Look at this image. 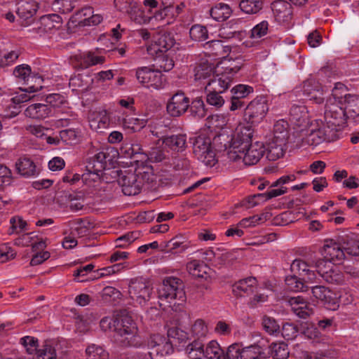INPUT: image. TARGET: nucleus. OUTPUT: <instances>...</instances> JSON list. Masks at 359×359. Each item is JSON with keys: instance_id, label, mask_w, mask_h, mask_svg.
Returning <instances> with one entry per match:
<instances>
[{"instance_id": "1", "label": "nucleus", "mask_w": 359, "mask_h": 359, "mask_svg": "<svg viewBox=\"0 0 359 359\" xmlns=\"http://www.w3.org/2000/svg\"><path fill=\"white\" fill-rule=\"evenodd\" d=\"M156 178L151 166L142 165L134 170H121L118 183L122 187V191L125 195L134 196L138 194L144 187H152Z\"/></svg>"}, {"instance_id": "2", "label": "nucleus", "mask_w": 359, "mask_h": 359, "mask_svg": "<svg viewBox=\"0 0 359 359\" xmlns=\"http://www.w3.org/2000/svg\"><path fill=\"white\" fill-rule=\"evenodd\" d=\"M346 93V86L337 83L332 90L331 95L326 99L324 110V120L331 127L341 130L346 123L345 109L342 100Z\"/></svg>"}, {"instance_id": "3", "label": "nucleus", "mask_w": 359, "mask_h": 359, "mask_svg": "<svg viewBox=\"0 0 359 359\" xmlns=\"http://www.w3.org/2000/svg\"><path fill=\"white\" fill-rule=\"evenodd\" d=\"M339 131L335 127H331L330 124H327L325 120H313L300 130L302 145L316 146L325 141H334L339 138Z\"/></svg>"}, {"instance_id": "4", "label": "nucleus", "mask_w": 359, "mask_h": 359, "mask_svg": "<svg viewBox=\"0 0 359 359\" xmlns=\"http://www.w3.org/2000/svg\"><path fill=\"white\" fill-rule=\"evenodd\" d=\"M240 69V66L233 65L226 60L217 63L212 78L203 83V85H205V90L224 92L229 88L235 74Z\"/></svg>"}, {"instance_id": "5", "label": "nucleus", "mask_w": 359, "mask_h": 359, "mask_svg": "<svg viewBox=\"0 0 359 359\" xmlns=\"http://www.w3.org/2000/svg\"><path fill=\"white\" fill-rule=\"evenodd\" d=\"M254 134L252 124H239L229 142V145L224 144L225 152L227 158L232 162H237L240 156L251 143Z\"/></svg>"}, {"instance_id": "6", "label": "nucleus", "mask_w": 359, "mask_h": 359, "mask_svg": "<svg viewBox=\"0 0 359 359\" xmlns=\"http://www.w3.org/2000/svg\"><path fill=\"white\" fill-rule=\"evenodd\" d=\"M158 299L167 302L172 310H180V306L186 301L182 281L173 276L164 278L158 289Z\"/></svg>"}, {"instance_id": "7", "label": "nucleus", "mask_w": 359, "mask_h": 359, "mask_svg": "<svg viewBox=\"0 0 359 359\" xmlns=\"http://www.w3.org/2000/svg\"><path fill=\"white\" fill-rule=\"evenodd\" d=\"M113 337L115 342L122 346L138 347L142 344L135 323L127 316L119 318Z\"/></svg>"}, {"instance_id": "8", "label": "nucleus", "mask_w": 359, "mask_h": 359, "mask_svg": "<svg viewBox=\"0 0 359 359\" xmlns=\"http://www.w3.org/2000/svg\"><path fill=\"white\" fill-rule=\"evenodd\" d=\"M139 84L146 88L161 89L165 84L162 72L153 66L138 67L131 71Z\"/></svg>"}, {"instance_id": "9", "label": "nucleus", "mask_w": 359, "mask_h": 359, "mask_svg": "<svg viewBox=\"0 0 359 359\" xmlns=\"http://www.w3.org/2000/svg\"><path fill=\"white\" fill-rule=\"evenodd\" d=\"M153 287L150 281L139 277L130 279L128 284V295L131 300L141 306H145L150 300Z\"/></svg>"}, {"instance_id": "10", "label": "nucleus", "mask_w": 359, "mask_h": 359, "mask_svg": "<svg viewBox=\"0 0 359 359\" xmlns=\"http://www.w3.org/2000/svg\"><path fill=\"white\" fill-rule=\"evenodd\" d=\"M269 111L267 100L263 96L255 97L245 107L243 120L248 123H259Z\"/></svg>"}, {"instance_id": "11", "label": "nucleus", "mask_w": 359, "mask_h": 359, "mask_svg": "<svg viewBox=\"0 0 359 359\" xmlns=\"http://www.w3.org/2000/svg\"><path fill=\"white\" fill-rule=\"evenodd\" d=\"M194 154L196 158L206 165L212 166L216 163L215 154L211 147L210 137L199 135L194 142Z\"/></svg>"}, {"instance_id": "12", "label": "nucleus", "mask_w": 359, "mask_h": 359, "mask_svg": "<svg viewBox=\"0 0 359 359\" xmlns=\"http://www.w3.org/2000/svg\"><path fill=\"white\" fill-rule=\"evenodd\" d=\"M151 351L149 355L151 359H163L173 352V345L168 338L159 334L151 337L149 341Z\"/></svg>"}, {"instance_id": "13", "label": "nucleus", "mask_w": 359, "mask_h": 359, "mask_svg": "<svg viewBox=\"0 0 359 359\" xmlns=\"http://www.w3.org/2000/svg\"><path fill=\"white\" fill-rule=\"evenodd\" d=\"M13 75L19 82L29 84L30 81H34L35 84L29 86L30 92H36L42 88L43 79L38 74L32 73L31 67L29 65L22 64L18 65L13 70Z\"/></svg>"}, {"instance_id": "14", "label": "nucleus", "mask_w": 359, "mask_h": 359, "mask_svg": "<svg viewBox=\"0 0 359 359\" xmlns=\"http://www.w3.org/2000/svg\"><path fill=\"white\" fill-rule=\"evenodd\" d=\"M265 153V147L262 142H255L249 144L237 161L242 162L247 165H252L257 163Z\"/></svg>"}, {"instance_id": "15", "label": "nucleus", "mask_w": 359, "mask_h": 359, "mask_svg": "<svg viewBox=\"0 0 359 359\" xmlns=\"http://www.w3.org/2000/svg\"><path fill=\"white\" fill-rule=\"evenodd\" d=\"M189 107V99L182 93L175 94L167 104V111L173 117L184 114Z\"/></svg>"}, {"instance_id": "16", "label": "nucleus", "mask_w": 359, "mask_h": 359, "mask_svg": "<svg viewBox=\"0 0 359 359\" xmlns=\"http://www.w3.org/2000/svg\"><path fill=\"white\" fill-rule=\"evenodd\" d=\"M105 62V57L95 55L93 52L79 53L72 57V62L79 69H83L89 67Z\"/></svg>"}, {"instance_id": "17", "label": "nucleus", "mask_w": 359, "mask_h": 359, "mask_svg": "<svg viewBox=\"0 0 359 359\" xmlns=\"http://www.w3.org/2000/svg\"><path fill=\"white\" fill-rule=\"evenodd\" d=\"M293 313L301 318H306L313 313L312 306L302 296L291 297L288 299Z\"/></svg>"}, {"instance_id": "18", "label": "nucleus", "mask_w": 359, "mask_h": 359, "mask_svg": "<svg viewBox=\"0 0 359 359\" xmlns=\"http://www.w3.org/2000/svg\"><path fill=\"white\" fill-rule=\"evenodd\" d=\"M322 253L324 258L330 262H340L345 258L343 248L332 240L325 241Z\"/></svg>"}, {"instance_id": "19", "label": "nucleus", "mask_w": 359, "mask_h": 359, "mask_svg": "<svg viewBox=\"0 0 359 359\" xmlns=\"http://www.w3.org/2000/svg\"><path fill=\"white\" fill-rule=\"evenodd\" d=\"M88 122L90 128L97 132L106 129L109 123L107 112L104 109L95 110L90 112Z\"/></svg>"}, {"instance_id": "20", "label": "nucleus", "mask_w": 359, "mask_h": 359, "mask_svg": "<svg viewBox=\"0 0 359 359\" xmlns=\"http://www.w3.org/2000/svg\"><path fill=\"white\" fill-rule=\"evenodd\" d=\"M174 45V39L170 34L158 35L154 42L147 48L149 54L163 53L170 49Z\"/></svg>"}, {"instance_id": "21", "label": "nucleus", "mask_w": 359, "mask_h": 359, "mask_svg": "<svg viewBox=\"0 0 359 359\" xmlns=\"http://www.w3.org/2000/svg\"><path fill=\"white\" fill-rule=\"evenodd\" d=\"M271 8L276 20L279 22H288L292 17L291 5L283 0H278L271 4Z\"/></svg>"}, {"instance_id": "22", "label": "nucleus", "mask_w": 359, "mask_h": 359, "mask_svg": "<svg viewBox=\"0 0 359 359\" xmlns=\"http://www.w3.org/2000/svg\"><path fill=\"white\" fill-rule=\"evenodd\" d=\"M286 142L284 138L281 137L280 139L273 138L267 144L265 152L266 153V158L269 161H275L280 158L283 157L285 154L284 147Z\"/></svg>"}, {"instance_id": "23", "label": "nucleus", "mask_w": 359, "mask_h": 359, "mask_svg": "<svg viewBox=\"0 0 359 359\" xmlns=\"http://www.w3.org/2000/svg\"><path fill=\"white\" fill-rule=\"evenodd\" d=\"M26 116L34 119L41 120L53 114V109L46 104L36 103L27 107L25 110Z\"/></svg>"}, {"instance_id": "24", "label": "nucleus", "mask_w": 359, "mask_h": 359, "mask_svg": "<svg viewBox=\"0 0 359 359\" xmlns=\"http://www.w3.org/2000/svg\"><path fill=\"white\" fill-rule=\"evenodd\" d=\"M257 287V280L254 277H248L238 280L233 285V292L237 296L250 295Z\"/></svg>"}, {"instance_id": "25", "label": "nucleus", "mask_w": 359, "mask_h": 359, "mask_svg": "<svg viewBox=\"0 0 359 359\" xmlns=\"http://www.w3.org/2000/svg\"><path fill=\"white\" fill-rule=\"evenodd\" d=\"M290 119L297 126H306L309 123L306 107L304 105H292L290 110Z\"/></svg>"}, {"instance_id": "26", "label": "nucleus", "mask_w": 359, "mask_h": 359, "mask_svg": "<svg viewBox=\"0 0 359 359\" xmlns=\"http://www.w3.org/2000/svg\"><path fill=\"white\" fill-rule=\"evenodd\" d=\"M344 299V297L343 295L338 297L336 293L328 290L325 297L322 301V303L327 309L334 311L338 309L339 303L347 304L351 303L353 300V297L351 295H349L346 299Z\"/></svg>"}, {"instance_id": "27", "label": "nucleus", "mask_w": 359, "mask_h": 359, "mask_svg": "<svg viewBox=\"0 0 359 359\" xmlns=\"http://www.w3.org/2000/svg\"><path fill=\"white\" fill-rule=\"evenodd\" d=\"M38 8V4L34 0H21L17 5V14L24 20L32 18Z\"/></svg>"}, {"instance_id": "28", "label": "nucleus", "mask_w": 359, "mask_h": 359, "mask_svg": "<svg viewBox=\"0 0 359 359\" xmlns=\"http://www.w3.org/2000/svg\"><path fill=\"white\" fill-rule=\"evenodd\" d=\"M345 97L342 100L345 109V118L348 115H358L359 114V96L355 94L349 93V90L346 88V93Z\"/></svg>"}, {"instance_id": "29", "label": "nucleus", "mask_w": 359, "mask_h": 359, "mask_svg": "<svg viewBox=\"0 0 359 359\" xmlns=\"http://www.w3.org/2000/svg\"><path fill=\"white\" fill-rule=\"evenodd\" d=\"M163 144L174 151H182L187 147V136L182 134L168 136L163 138Z\"/></svg>"}, {"instance_id": "30", "label": "nucleus", "mask_w": 359, "mask_h": 359, "mask_svg": "<svg viewBox=\"0 0 359 359\" xmlns=\"http://www.w3.org/2000/svg\"><path fill=\"white\" fill-rule=\"evenodd\" d=\"M202 355L206 359H226L225 351L217 341L212 340L206 346L205 350L202 348Z\"/></svg>"}, {"instance_id": "31", "label": "nucleus", "mask_w": 359, "mask_h": 359, "mask_svg": "<svg viewBox=\"0 0 359 359\" xmlns=\"http://www.w3.org/2000/svg\"><path fill=\"white\" fill-rule=\"evenodd\" d=\"M15 167L18 173L24 177H32L37 172L34 163L27 157L19 158L15 163Z\"/></svg>"}, {"instance_id": "32", "label": "nucleus", "mask_w": 359, "mask_h": 359, "mask_svg": "<svg viewBox=\"0 0 359 359\" xmlns=\"http://www.w3.org/2000/svg\"><path fill=\"white\" fill-rule=\"evenodd\" d=\"M314 267V263H310L302 259H296L291 264L290 269L292 272L299 275H308L309 278L311 279L314 276L311 268Z\"/></svg>"}, {"instance_id": "33", "label": "nucleus", "mask_w": 359, "mask_h": 359, "mask_svg": "<svg viewBox=\"0 0 359 359\" xmlns=\"http://www.w3.org/2000/svg\"><path fill=\"white\" fill-rule=\"evenodd\" d=\"M210 13L216 21H224L230 17L231 9L227 4L219 3L210 9Z\"/></svg>"}, {"instance_id": "34", "label": "nucleus", "mask_w": 359, "mask_h": 359, "mask_svg": "<svg viewBox=\"0 0 359 359\" xmlns=\"http://www.w3.org/2000/svg\"><path fill=\"white\" fill-rule=\"evenodd\" d=\"M265 352L263 347L259 345H251L243 348L241 359H264Z\"/></svg>"}, {"instance_id": "35", "label": "nucleus", "mask_w": 359, "mask_h": 359, "mask_svg": "<svg viewBox=\"0 0 359 359\" xmlns=\"http://www.w3.org/2000/svg\"><path fill=\"white\" fill-rule=\"evenodd\" d=\"M325 259H318L314 264L318 273L327 281L332 280L331 273H333V264Z\"/></svg>"}, {"instance_id": "36", "label": "nucleus", "mask_w": 359, "mask_h": 359, "mask_svg": "<svg viewBox=\"0 0 359 359\" xmlns=\"http://www.w3.org/2000/svg\"><path fill=\"white\" fill-rule=\"evenodd\" d=\"M262 325L264 330L269 335L279 336L280 332V325L274 318L264 316L262 318Z\"/></svg>"}, {"instance_id": "37", "label": "nucleus", "mask_w": 359, "mask_h": 359, "mask_svg": "<svg viewBox=\"0 0 359 359\" xmlns=\"http://www.w3.org/2000/svg\"><path fill=\"white\" fill-rule=\"evenodd\" d=\"M109 155L107 151L104 149L98 151L92 157V161L93 163V168L96 171H102L106 168L107 162L110 161Z\"/></svg>"}, {"instance_id": "38", "label": "nucleus", "mask_w": 359, "mask_h": 359, "mask_svg": "<svg viewBox=\"0 0 359 359\" xmlns=\"http://www.w3.org/2000/svg\"><path fill=\"white\" fill-rule=\"evenodd\" d=\"M215 67L208 63H202L195 68V80L203 81L212 78Z\"/></svg>"}, {"instance_id": "39", "label": "nucleus", "mask_w": 359, "mask_h": 359, "mask_svg": "<svg viewBox=\"0 0 359 359\" xmlns=\"http://www.w3.org/2000/svg\"><path fill=\"white\" fill-rule=\"evenodd\" d=\"M128 15L131 20L139 25L149 23L151 20V17L145 15L144 10L137 4L134 5Z\"/></svg>"}, {"instance_id": "40", "label": "nucleus", "mask_w": 359, "mask_h": 359, "mask_svg": "<svg viewBox=\"0 0 359 359\" xmlns=\"http://www.w3.org/2000/svg\"><path fill=\"white\" fill-rule=\"evenodd\" d=\"M120 151L124 157L132 158L136 155L142 154V147L137 143L124 142L120 148Z\"/></svg>"}, {"instance_id": "41", "label": "nucleus", "mask_w": 359, "mask_h": 359, "mask_svg": "<svg viewBox=\"0 0 359 359\" xmlns=\"http://www.w3.org/2000/svg\"><path fill=\"white\" fill-rule=\"evenodd\" d=\"M205 49L208 50L210 55L214 56H220L224 57V55L227 53L229 49L226 50V48L220 41L212 40L208 41L205 45Z\"/></svg>"}, {"instance_id": "42", "label": "nucleus", "mask_w": 359, "mask_h": 359, "mask_svg": "<svg viewBox=\"0 0 359 359\" xmlns=\"http://www.w3.org/2000/svg\"><path fill=\"white\" fill-rule=\"evenodd\" d=\"M168 339L172 342V345L186 343L188 339V334L178 327H171L168 330Z\"/></svg>"}, {"instance_id": "43", "label": "nucleus", "mask_w": 359, "mask_h": 359, "mask_svg": "<svg viewBox=\"0 0 359 359\" xmlns=\"http://www.w3.org/2000/svg\"><path fill=\"white\" fill-rule=\"evenodd\" d=\"M269 25L268 21L263 20L255 25L250 30V38L259 40L265 36L269 32Z\"/></svg>"}, {"instance_id": "44", "label": "nucleus", "mask_w": 359, "mask_h": 359, "mask_svg": "<svg viewBox=\"0 0 359 359\" xmlns=\"http://www.w3.org/2000/svg\"><path fill=\"white\" fill-rule=\"evenodd\" d=\"M41 24L46 32L57 29L61 25V18L58 15H48L41 18Z\"/></svg>"}, {"instance_id": "45", "label": "nucleus", "mask_w": 359, "mask_h": 359, "mask_svg": "<svg viewBox=\"0 0 359 359\" xmlns=\"http://www.w3.org/2000/svg\"><path fill=\"white\" fill-rule=\"evenodd\" d=\"M187 268L192 276L203 278L206 273L207 266L198 260H193L187 264Z\"/></svg>"}, {"instance_id": "46", "label": "nucleus", "mask_w": 359, "mask_h": 359, "mask_svg": "<svg viewBox=\"0 0 359 359\" xmlns=\"http://www.w3.org/2000/svg\"><path fill=\"white\" fill-rule=\"evenodd\" d=\"M239 6L245 13H257L262 8V2L260 0H241Z\"/></svg>"}, {"instance_id": "47", "label": "nucleus", "mask_w": 359, "mask_h": 359, "mask_svg": "<svg viewBox=\"0 0 359 359\" xmlns=\"http://www.w3.org/2000/svg\"><path fill=\"white\" fill-rule=\"evenodd\" d=\"M88 359H109V354L102 346L89 345L86 349Z\"/></svg>"}, {"instance_id": "48", "label": "nucleus", "mask_w": 359, "mask_h": 359, "mask_svg": "<svg viewBox=\"0 0 359 359\" xmlns=\"http://www.w3.org/2000/svg\"><path fill=\"white\" fill-rule=\"evenodd\" d=\"M189 35L196 41H203L208 38L207 28L201 25H193L189 30Z\"/></svg>"}, {"instance_id": "49", "label": "nucleus", "mask_w": 359, "mask_h": 359, "mask_svg": "<svg viewBox=\"0 0 359 359\" xmlns=\"http://www.w3.org/2000/svg\"><path fill=\"white\" fill-rule=\"evenodd\" d=\"M289 353L287 345L284 342L271 345V355L273 359H287Z\"/></svg>"}, {"instance_id": "50", "label": "nucleus", "mask_w": 359, "mask_h": 359, "mask_svg": "<svg viewBox=\"0 0 359 359\" xmlns=\"http://www.w3.org/2000/svg\"><path fill=\"white\" fill-rule=\"evenodd\" d=\"M184 351L189 359H200L202 355V344L199 341H194L189 343Z\"/></svg>"}, {"instance_id": "51", "label": "nucleus", "mask_w": 359, "mask_h": 359, "mask_svg": "<svg viewBox=\"0 0 359 359\" xmlns=\"http://www.w3.org/2000/svg\"><path fill=\"white\" fill-rule=\"evenodd\" d=\"M189 107H190L191 114L195 118H201L206 114L205 104L201 99H195L191 104H189Z\"/></svg>"}, {"instance_id": "52", "label": "nucleus", "mask_w": 359, "mask_h": 359, "mask_svg": "<svg viewBox=\"0 0 359 359\" xmlns=\"http://www.w3.org/2000/svg\"><path fill=\"white\" fill-rule=\"evenodd\" d=\"M164 247L170 251L180 250L184 251L188 248L185 238L182 236H176L165 243Z\"/></svg>"}, {"instance_id": "53", "label": "nucleus", "mask_w": 359, "mask_h": 359, "mask_svg": "<svg viewBox=\"0 0 359 359\" xmlns=\"http://www.w3.org/2000/svg\"><path fill=\"white\" fill-rule=\"evenodd\" d=\"M68 206L71 211L77 212L83 208V196L79 194H71L67 197Z\"/></svg>"}, {"instance_id": "54", "label": "nucleus", "mask_w": 359, "mask_h": 359, "mask_svg": "<svg viewBox=\"0 0 359 359\" xmlns=\"http://www.w3.org/2000/svg\"><path fill=\"white\" fill-rule=\"evenodd\" d=\"M299 332L297 325L291 323L283 325L280 334L286 340H292L296 338Z\"/></svg>"}, {"instance_id": "55", "label": "nucleus", "mask_w": 359, "mask_h": 359, "mask_svg": "<svg viewBox=\"0 0 359 359\" xmlns=\"http://www.w3.org/2000/svg\"><path fill=\"white\" fill-rule=\"evenodd\" d=\"M20 344L23 346L29 354L34 353L37 351L39 346L38 339L31 336L22 337L20 339Z\"/></svg>"}, {"instance_id": "56", "label": "nucleus", "mask_w": 359, "mask_h": 359, "mask_svg": "<svg viewBox=\"0 0 359 359\" xmlns=\"http://www.w3.org/2000/svg\"><path fill=\"white\" fill-rule=\"evenodd\" d=\"M285 284L287 289L293 292H302L305 288L304 283L296 276H287Z\"/></svg>"}, {"instance_id": "57", "label": "nucleus", "mask_w": 359, "mask_h": 359, "mask_svg": "<svg viewBox=\"0 0 359 359\" xmlns=\"http://www.w3.org/2000/svg\"><path fill=\"white\" fill-rule=\"evenodd\" d=\"M288 124L284 120H278L273 126V138L280 139L281 137L286 142L287 138Z\"/></svg>"}, {"instance_id": "58", "label": "nucleus", "mask_w": 359, "mask_h": 359, "mask_svg": "<svg viewBox=\"0 0 359 359\" xmlns=\"http://www.w3.org/2000/svg\"><path fill=\"white\" fill-rule=\"evenodd\" d=\"M243 31L231 30L229 27H223L219 31V36L225 39H236L241 41L244 37Z\"/></svg>"}, {"instance_id": "59", "label": "nucleus", "mask_w": 359, "mask_h": 359, "mask_svg": "<svg viewBox=\"0 0 359 359\" xmlns=\"http://www.w3.org/2000/svg\"><path fill=\"white\" fill-rule=\"evenodd\" d=\"M208 93L206 101L212 106L219 108L224 104V98L220 95L223 92L215 91V90H206Z\"/></svg>"}, {"instance_id": "60", "label": "nucleus", "mask_w": 359, "mask_h": 359, "mask_svg": "<svg viewBox=\"0 0 359 359\" xmlns=\"http://www.w3.org/2000/svg\"><path fill=\"white\" fill-rule=\"evenodd\" d=\"M191 332L193 336L199 339L207 334L208 327L203 320L198 319L192 325Z\"/></svg>"}, {"instance_id": "61", "label": "nucleus", "mask_w": 359, "mask_h": 359, "mask_svg": "<svg viewBox=\"0 0 359 359\" xmlns=\"http://www.w3.org/2000/svg\"><path fill=\"white\" fill-rule=\"evenodd\" d=\"M119 318L104 317L100 323L101 329L104 332H114L116 334Z\"/></svg>"}, {"instance_id": "62", "label": "nucleus", "mask_w": 359, "mask_h": 359, "mask_svg": "<svg viewBox=\"0 0 359 359\" xmlns=\"http://www.w3.org/2000/svg\"><path fill=\"white\" fill-rule=\"evenodd\" d=\"M100 171H96L95 169L93 171H88L85 172L82 175V180L83 183L89 187H95L97 183L100 182V177L99 172Z\"/></svg>"}, {"instance_id": "63", "label": "nucleus", "mask_w": 359, "mask_h": 359, "mask_svg": "<svg viewBox=\"0 0 359 359\" xmlns=\"http://www.w3.org/2000/svg\"><path fill=\"white\" fill-rule=\"evenodd\" d=\"M253 91L254 90L252 86L244 84L237 85L231 89L232 96L241 99L246 97L248 95L252 93Z\"/></svg>"}, {"instance_id": "64", "label": "nucleus", "mask_w": 359, "mask_h": 359, "mask_svg": "<svg viewBox=\"0 0 359 359\" xmlns=\"http://www.w3.org/2000/svg\"><path fill=\"white\" fill-rule=\"evenodd\" d=\"M11 230L9 233H18L26 229L27 222L20 217H13L10 219Z\"/></svg>"}]
</instances>
